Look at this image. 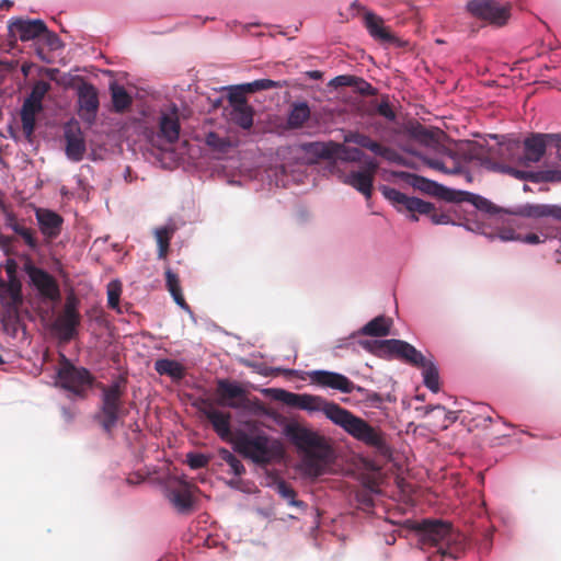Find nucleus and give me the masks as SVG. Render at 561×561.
Returning <instances> with one entry per match:
<instances>
[{"label": "nucleus", "instance_id": "obj_49", "mask_svg": "<svg viewBox=\"0 0 561 561\" xmlns=\"http://www.w3.org/2000/svg\"><path fill=\"white\" fill-rule=\"evenodd\" d=\"M121 294L122 286L119 282L113 280L107 285V306L111 309L118 308Z\"/></svg>", "mask_w": 561, "mask_h": 561}, {"label": "nucleus", "instance_id": "obj_63", "mask_svg": "<svg viewBox=\"0 0 561 561\" xmlns=\"http://www.w3.org/2000/svg\"><path fill=\"white\" fill-rule=\"evenodd\" d=\"M229 101L233 106L249 105L242 92L231 93L229 96Z\"/></svg>", "mask_w": 561, "mask_h": 561}, {"label": "nucleus", "instance_id": "obj_4", "mask_svg": "<svg viewBox=\"0 0 561 561\" xmlns=\"http://www.w3.org/2000/svg\"><path fill=\"white\" fill-rule=\"evenodd\" d=\"M96 387L101 390V404L96 419L104 432L110 434L117 426L118 421L128 413L124 405L126 380L121 378L108 386L98 383Z\"/></svg>", "mask_w": 561, "mask_h": 561}, {"label": "nucleus", "instance_id": "obj_34", "mask_svg": "<svg viewBox=\"0 0 561 561\" xmlns=\"http://www.w3.org/2000/svg\"><path fill=\"white\" fill-rule=\"evenodd\" d=\"M392 320L385 316H378L366 323L360 330L359 334L368 336H386L390 333Z\"/></svg>", "mask_w": 561, "mask_h": 561}, {"label": "nucleus", "instance_id": "obj_11", "mask_svg": "<svg viewBox=\"0 0 561 561\" xmlns=\"http://www.w3.org/2000/svg\"><path fill=\"white\" fill-rule=\"evenodd\" d=\"M466 8L472 16L491 25L503 26L511 18L512 5L497 0H470Z\"/></svg>", "mask_w": 561, "mask_h": 561}, {"label": "nucleus", "instance_id": "obj_23", "mask_svg": "<svg viewBox=\"0 0 561 561\" xmlns=\"http://www.w3.org/2000/svg\"><path fill=\"white\" fill-rule=\"evenodd\" d=\"M403 175L407 178L408 183L415 190L432 196H437L446 202L453 203L455 201V190L447 188L417 174L403 173Z\"/></svg>", "mask_w": 561, "mask_h": 561}, {"label": "nucleus", "instance_id": "obj_21", "mask_svg": "<svg viewBox=\"0 0 561 561\" xmlns=\"http://www.w3.org/2000/svg\"><path fill=\"white\" fill-rule=\"evenodd\" d=\"M378 168L379 164L377 161L374 159H367L364 161L363 170L352 171L351 173L346 174L343 182L357 190L366 198H369L373 193V184Z\"/></svg>", "mask_w": 561, "mask_h": 561}, {"label": "nucleus", "instance_id": "obj_27", "mask_svg": "<svg viewBox=\"0 0 561 561\" xmlns=\"http://www.w3.org/2000/svg\"><path fill=\"white\" fill-rule=\"evenodd\" d=\"M546 148L541 134H533L527 137L522 148L526 165L529 167L531 163L539 162L546 152Z\"/></svg>", "mask_w": 561, "mask_h": 561}, {"label": "nucleus", "instance_id": "obj_25", "mask_svg": "<svg viewBox=\"0 0 561 561\" xmlns=\"http://www.w3.org/2000/svg\"><path fill=\"white\" fill-rule=\"evenodd\" d=\"M66 154L75 162L83 159L85 153V140L79 127H67L65 129Z\"/></svg>", "mask_w": 561, "mask_h": 561}, {"label": "nucleus", "instance_id": "obj_5", "mask_svg": "<svg viewBox=\"0 0 561 561\" xmlns=\"http://www.w3.org/2000/svg\"><path fill=\"white\" fill-rule=\"evenodd\" d=\"M231 443L237 453L256 463H268L280 453L279 444L271 442L264 434L250 435L244 432H238L233 435Z\"/></svg>", "mask_w": 561, "mask_h": 561}, {"label": "nucleus", "instance_id": "obj_29", "mask_svg": "<svg viewBox=\"0 0 561 561\" xmlns=\"http://www.w3.org/2000/svg\"><path fill=\"white\" fill-rule=\"evenodd\" d=\"M168 496L180 513H187L193 507V496L186 482L181 483L179 488L170 489Z\"/></svg>", "mask_w": 561, "mask_h": 561}, {"label": "nucleus", "instance_id": "obj_48", "mask_svg": "<svg viewBox=\"0 0 561 561\" xmlns=\"http://www.w3.org/2000/svg\"><path fill=\"white\" fill-rule=\"evenodd\" d=\"M282 83L279 81H274L271 79H259L253 82L247 83L242 85V89L247 92H256L262 90H270L274 88H282Z\"/></svg>", "mask_w": 561, "mask_h": 561}, {"label": "nucleus", "instance_id": "obj_22", "mask_svg": "<svg viewBox=\"0 0 561 561\" xmlns=\"http://www.w3.org/2000/svg\"><path fill=\"white\" fill-rule=\"evenodd\" d=\"M199 411L206 416V419L211 423L214 431L217 435L227 442L231 443L233 438L231 433V414L229 412H224L214 408L213 403L209 400H203L202 407Z\"/></svg>", "mask_w": 561, "mask_h": 561}, {"label": "nucleus", "instance_id": "obj_43", "mask_svg": "<svg viewBox=\"0 0 561 561\" xmlns=\"http://www.w3.org/2000/svg\"><path fill=\"white\" fill-rule=\"evenodd\" d=\"M113 108L117 113L127 110L131 104V98L124 87L112 84L111 85Z\"/></svg>", "mask_w": 561, "mask_h": 561}, {"label": "nucleus", "instance_id": "obj_30", "mask_svg": "<svg viewBox=\"0 0 561 561\" xmlns=\"http://www.w3.org/2000/svg\"><path fill=\"white\" fill-rule=\"evenodd\" d=\"M365 26L369 34L377 41L383 43H391L394 41V36L387 27L383 26L382 19L371 12L365 14Z\"/></svg>", "mask_w": 561, "mask_h": 561}, {"label": "nucleus", "instance_id": "obj_58", "mask_svg": "<svg viewBox=\"0 0 561 561\" xmlns=\"http://www.w3.org/2000/svg\"><path fill=\"white\" fill-rule=\"evenodd\" d=\"M377 112L379 115L389 121H393L396 118V113L393 112L392 107L387 101H382L381 103H379Z\"/></svg>", "mask_w": 561, "mask_h": 561}, {"label": "nucleus", "instance_id": "obj_19", "mask_svg": "<svg viewBox=\"0 0 561 561\" xmlns=\"http://www.w3.org/2000/svg\"><path fill=\"white\" fill-rule=\"evenodd\" d=\"M344 142H352L360 148L367 149L375 156L381 157L388 162L401 164L403 161L402 156L394 149L383 146L380 142L374 140L368 135L359 131H348L344 135Z\"/></svg>", "mask_w": 561, "mask_h": 561}, {"label": "nucleus", "instance_id": "obj_3", "mask_svg": "<svg viewBox=\"0 0 561 561\" xmlns=\"http://www.w3.org/2000/svg\"><path fill=\"white\" fill-rule=\"evenodd\" d=\"M330 421L341 426L357 440L374 447L380 454L387 455L389 453L385 434L379 428L371 426L368 422L339 404L333 409V413L330 414Z\"/></svg>", "mask_w": 561, "mask_h": 561}, {"label": "nucleus", "instance_id": "obj_10", "mask_svg": "<svg viewBox=\"0 0 561 561\" xmlns=\"http://www.w3.org/2000/svg\"><path fill=\"white\" fill-rule=\"evenodd\" d=\"M23 271L39 296L46 300L58 302L61 299V291L58 280L42 267H38L27 257L23 264Z\"/></svg>", "mask_w": 561, "mask_h": 561}, {"label": "nucleus", "instance_id": "obj_9", "mask_svg": "<svg viewBox=\"0 0 561 561\" xmlns=\"http://www.w3.org/2000/svg\"><path fill=\"white\" fill-rule=\"evenodd\" d=\"M50 83L38 80L32 87L31 93L25 98L20 116L22 130L27 140H32L36 127V116L44 110L43 100L50 90Z\"/></svg>", "mask_w": 561, "mask_h": 561}, {"label": "nucleus", "instance_id": "obj_1", "mask_svg": "<svg viewBox=\"0 0 561 561\" xmlns=\"http://www.w3.org/2000/svg\"><path fill=\"white\" fill-rule=\"evenodd\" d=\"M421 548L428 552V561L456 560L466 549L465 536L455 531L451 524L437 519H424L415 526Z\"/></svg>", "mask_w": 561, "mask_h": 561}, {"label": "nucleus", "instance_id": "obj_13", "mask_svg": "<svg viewBox=\"0 0 561 561\" xmlns=\"http://www.w3.org/2000/svg\"><path fill=\"white\" fill-rule=\"evenodd\" d=\"M216 403L234 410L247 409L250 405L248 391L237 381L217 379Z\"/></svg>", "mask_w": 561, "mask_h": 561}, {"label": "nucleus", "instance_id": "obj_39", "mask_svg": "<svg viewBox=\"0 0 561 561\" xmlns=\"http://www.w3.org/2000/svg\"><path fill=\"white\" fill-rule=\"evenodd\" d=\"M0 287L2 288V298H10L11 305L13 306L22 304V283L19 278L4 280L0 276Z\"/></svg>", "mask_w": 561, "mask_h": 561}, {"label": "nucleus", "instance_id": "obj_44", "mask_svg": "<svg viewBox=\"0 0 561 561\" xmlns=\"http://www.w3.org/2000/svg\"><path fill=\"white\" fill-rule=\"evenodd\" d=\"M421 368L423 369L424 385L433 392H437L439 390V375L434 363L427 360Z\"/></svg>", "mask_w": 561, "mask_h": 561}, {"label": "nucleus", "instance_id": "obj_15", "mask_svg": "<svg viewBox=\"0 0 561 561\" xmlns=\"http://www.w3.org/2000/svg\"><path fill=\"white\" fill-rule=\"evenodd\" d=\"M35 218L38 226V233L42 236V243L50 245L60 234L64 227V217L53 209L33 205Z\"/></svg>", "mask_w": 561, "mask_h": 561}, {"label": "nucleus", "instance_id": "obj_41", "mask_svg": "<svg viewBox=\"0 0 561 561\" xmlns=\"http://www.w3.org/2000/svg\"><path fill=\"white\" fill-rule=\"evenodd\" d=\"M385 350L383 357H394L397 359L403 360L407 352L409 351L411 344L402 341V340H383Z\"/></svg>", "mask_w": 561, "mask_h": 561}, {"label": "nucleus", "instance_id": "obj_14", "mask_svg": "<svg viewBox=\"0 0 561 561\" xmlns=\"http://www.w3.org/2000/svg\"><path fill=\"white\" fill-rule=\"evenodd\" d=\"M334 141L311 142L308 145V151L322 159L336 158L344 162H360L364 159V152L354 147Z\"/></svg>", "mask_w": 561, "mask_h": 561}, {"label": "nucleus", "instance_id": "obj_28", "mask_svg": "<svg viewBox=\"0 0 561 561\" xmlns=\"http://www.w3.org/2000/svg\"><path fill=\"white\" fill-rule=\"evenodd\" d=\"M494 154H497L502 159L501 162L506 164L527 167L523 158L520 142L517 140L500 144L494 150Z\"/></svg>", "mask_w": 561, "mask_h": 561}, {"label": "nucleus", "instance_id": "obj_56", "mask_svg": "<svg viewBox=\"0 0 561 561\" xmlns=\"http://www.w3.org/2000/svg\"><path fill=\"white\" fill-rule=\"evenodd\" d=\"M356 77L353 76H337L331 80L330 84L339 88V87H353L355 84Z\"/></svg>", "mask_w": 561, "mask_h": 561}, {"label": "nucleus", "instance_id": "obj_50", "mask_svg": "<svg viewBox=\"0 0 561 561\" xmlns=\"http://www.w3.org/2000/svg\"><path fill=\"white\" fill-rule=\"evenodd\" d=\"M403 362L411 366L420 368L425 365L427 359L420 351H417L413 345H411L409 351L407 352Z\"/></svg>", "mask_w": 561, "mask_h": 561}, {"label": "nucleus", "instance_id": "obj_51", "mask_svg": "<svg viewBox=\"0 0 561 561\" xmlns=\"http://www.w3.org/2000/svg\"><path fill=\"white\" fill-rule=\"evenodd\" d=\"M209 460L210 457L199 453H188L186 455V462L194 470L207 467Z\"/></svg>", "mask_w": 561, "mask_h": 561}, {"label": "nucleus", "instance_id": "obj_45", "mask_svg": "<svg viewBox=\"0 0 561 561\" xmlns=\"http://www.w3.org/2000/svg\"><path fill=\"white\" fill-rule=\"evenodd\" d=\"M491 170L495 171V172L512 175L513 178H515L517 180H527V179L534 178L533 173L523 171V170H518L514 165L506 164L504 162L492 163Z\"/></svg>", "mask_w": 561, "mask_h": 561}, {"label": "nucleus", "instance_id": "obj_18", "mask_svg": "<svg viewBox=\"0 0 561 561\" xmlns=\"http://www.w3.org/2000/svg\"><path fill=\"white\" fill-rule=\"evenodd\" d=\"M78 115L88 123L93 124L100 107L98 89L90 82L82 81L77 88Z\"/></svg>", "mask_w": 561, "mask_h": 561}, {"label": "nucleus", "instance_id": "obj_46", "mask_svg": "<svg viewBox=\"0 0 561 561\" xmlns=\"http://www.w3.org/2000/svg\"><path fill=\"white\" fill-rule=\"evenodd\" d=\"M218 455L232 470L236 476H241L245 472V468L242 462L228 449L220 448Z\"/></svg>", "mask_w": 561, "mask_h": 561}, {"label": "nucleus", "instance_id": "obj_16", "mask_svg": "<svg viewBox=\"0 0 561 561\" xmlns=\"http://www.w3.org/2000/svg\"><path fill=\"white\" fill-rule=\"evenodd\" d=\"M2 214L4 217V225L11 229L19 239L27 247L28 250L36 252L43 245L38 231L27 226L25 218H19L16 214L7 206H2Z\"/></svg>", "mask_w": 561, "mask_h": 561}, {"label": "nucleus", "instance_id": "obj_64", "mask_svg": "<svg viewBox=\"0 0 561 561\" xmlns=\"http://www.w3.org/2000/svg\"><path fill=\"white\" fill-rule=\"evenodd\" d=\"M357 501L365 507L369 508L374 506V500L367 492L357 495Z\"/></svg>", "mask_w": 561, "mask_h": 561}, {"label": "nucleus", "instance_id": "obj_40", "mask_svg": "<svg viewBox=\"0 0 561 561\" xmlns=\"http://www.w3.org/2000/svg\"><path fill=\"white\" fill-rule=\"evenodd\" d=\"M253 108L250 105L233 106L230 119L242 129H250L253 125Z\"/></svg>", "mask_w": 561, "mask_h": 561}, {"label": "nucleus", "instance_id": "obj_17", "mask_svg": "<svg viewBox=\"0 0 561 561\" xmlns=\"http://www.w3.org/2000/svg\"><path fill=\"white\" fill-rule=\"evenodd\" d=\"M311 383L322 388H330L342 393L363 392L365 388L355 385L346 376L329 370H312L308 373Z\"/></svg>", "mask_w": 561, "mask_h": 561}, {"label": "nucleus", "instance_id": "obj_54", "mask_svg": "<svg viewBox=\"0 0 561 561\" xmlns=\"http://www.w3.org/2000/svg\"><path fill=\"white\" fill-rule=\"evenodd\" d=\"M206 144L209 146V147H213L217 150H225V148L227 147L228 142L221 138L218 134L211 131L209 134H207L206 136Z\"/></svg>", "mask_w": 561, "mask_h": 561}, {"label": "nucleus", "instance_id": "obj_35", "mask_svg": "<svg viewBox=\"0 0 561 561\" xmlns=\"http://www.w3.org/2000/svg\"><path fill=\"white\" fill-rule=\"evenodd\" d=\"M460 202H468L472 206H474L476 209L482 210L485 213H495L496 207L486 198L476 195L470 192L465 191H456L455 192V201L453 203H460Z\"/></svg>", "mask_w": 561, "mask_h": 561}, {"label": "nucleus", "instance_id": "obj_47", "mask_svg": "<svg viewBox=\"0 0 561 561\" xmlns=\"http://www.w3.org/2000/svg\"><path fill=\"white\" fill-rule=\"evenodd\" d=\"M276 490L278 494L288 501V503L293 506L304 507L305 503L302 501L296 500V491L285 481H279L276 484Z\"/></svg>", "mask_w": 561, "mask_h": 561}, {"label": "nucleus", "instance_id": "obj_32", "mask_svg": "<svg viewBox=\"0 0 561 561\" xmlns=\"http://www.w3.org/2000/svg\"><path fill=\"white\" fill-rule=\"evenodd\" d=\"M424 163L431 169L445 174H459L462 172L461 163L456 159L453 152H448L447 159L424 158Z\"/></svg>", "mask_w": 561, "mask_h": 561}, {"label": "nucleus", "instance_id": "obj_6", "mask_svg": "<svg viewBox=\"0 0 561 561\" xmlns=\"http://www.w3.org/2000/svg\"><path fill=\"white\" fill-rule=\"evenodd\" d=\"M382 195L393 204L399 211L408 210L412 213V219L417 220L415 213L421 215H427L432 222L435 225H447L453 222L451 217L448 213L438 211L435 206L417 197H410L400 191L389 187H381Z\"/></svg>", "mask_w": 561, "mask_h": 561}, {"label": "nucleus", "instance_id": "obj_62", "mask_svg": "<svg viewBox=\"0 0 561 561\" xmlns=\"http://www.w3.org/2000/svg\"><path fill=\"white\" fill-rule=\"evenodd\" d=\"M541 137L546 147L550 144H554L557 147L561 145V134H541Z\"/></svg>", "mask_w": 561, "mask_h": 561}, {"label": "nucleus", "instance_id": "obj_24", "mask_svg": "<svg viewBox=\"0 0 561 561\" xmlns=\"http://www.w3.org/2000/svg\"><path fill=\"white\" fill-rule=\"evenodd\" d=\"M514 215L533 219H554L561 221V206L550 204H525L513 211Z\"/></svg>", "mask_w": 561, "mask_h": 561}, {"label": "nucleus", "instance_id": "obj_38", "mask_svg": "<svg viewBox=\"0 0 561 561\" xmlns=\"http://www.w3.org/2000/svg\"><path fill=\"white\" fill-rule=\"evenodd\" d=\"M165 285L173 297L175 304L180 306L183 310L190 311V306L185 301V298L182 293V288L180 285V278L178 274L173 273L171 270L165 271Z\"/></svg>", "mask_w": 561, "mask_h": 561}, {"label": "nucleus", "instance_id": "obj_12", "mask_svg": "<svg viewBox=\"0 0 561 561\" xmlns=\"http://www.w3.org/2000/svg\"><path fill=\"white\" fill-rule=\"evenodd\" d=\"M274 398L284 404L310 412L321 411L330 420V414L335 409V402L328 401L320 396L308 393H294L284 389H276Z\"/></svg>", "mask_w": 561, "mask_h": 561}, {"label": "nucleus", "instance_id": "obj_57", "mask_svg": "<svg viewBox=\"0 0 561 561\" xmlns=\"http://www.w3.org/2000/svg\"><path fill=\"white\" fill-rule=\"evenodd\" d=\"M497 237L502 241H519L520 233H517L512 228H502V229L499 230Z\"/></svg>", "mask_w": 561, "mask_h": 561}, {"label": "nucleus", "instance_id": "obj_42", "mask_svg": "<svg viewBox=\"0 0 561 561\" xmlns=\"http://www.w3.org/2000/svg\"><path fill=\"white\" fill-rule=\"evenodd\" d=\"M174 233V228L164 226L157 228L154 231L156 240L158 243V257L165 259L169 252L170 241Z\"/></svg>", "mask_w": 561, "mask_h": 561}, {"label": "nucleus", "instance_id": "obj_8", "mask_svg": "<svg viewBox=\"0 0 561 561\" xmlns=\"http://www.w3.org/2000/svg\"><path fill=\"white\" fill-rule=\"evenodd\" d=\"M79 304L80 301L75 294L68 295L62 310L51 324V330L60 343H69L79 334L81 324Z\"/></svg>", "mask_w": 561, "mask_h": 561}, {"label": "nucleus", "instance_id": "obj_59", "mask_svg": "<svg viewBox=\"0 0 561 561\" xmlns=\"http://www.w3.org/2000/svg\"><path fill=\"white\" fill-rule=\"evenodd\" d=\"M371 407H377L382 402V398L378 392L369 391L365 389V391L359 392Z\"/></svg>", "mask_w": 561, "mask_h": 561}, {"label": "nucleus", "instance_id": "obj_2", "mask_svg": "<svg viewBox=\"0 0 561 561\" xmlns=\"http://www.w3.org/2000/svg\"><path fill=\"white\" fill-rule=\"evenodd\" d=\"M285 432L297 449L304 453L305 472L314 478L325 473L333 459V449L325 437L299 424L287 425Z\"/></svg>", "mask_w": 561, "mask_h": 561}, {"label": "nucleus", "instance_id": "obj_7", "mask_svg": "<svg viewBox=\"0 0 561 561\" xmlns=\"http://www.w3.org/2000/svg\"><path fill=\"white\" fill-rule=\"evenodd\" d=\"M94 376L84 367L75 366L70 359L60 354L56 383L72 392L75 396L85 398L87 391L94 385Z\"/></svg>", "mask_w": 561, "mask_h": 561}, {"label": "nucleus", "instance_id": "obj_53", "mask_svg": "<svg viewBox=\"0 0 561 561\" xmlns=\"http://www.w3.org/2000/svg\"><path fill=\"white\" fill-rule=\"evenodd\" d=\"M38 41H42L50 50H56L61 47L59 36L55 32L49 31L47 26L46 31L41 34Z\"/></svg>", "mask_w": 561, "mask_h": 561}, {"label": "nucleus", "instance_id": "obj_55", "mask_svg": "<svg viewBox=\"0 0 561 561\" xmlns=\"http://www.w3.org/2000/svg\"><path fill=\"white\" fill-rule=\"evenodd\" d=\"M357 91L363 95H375L376 89L367 81L356 78L355 84Z\"/></svg>", "mask_w": 561, "mask_h": 561}, {"label": "nucleus", "instance_id": "obj_31", "mask_svg": "<svg viewBox=\"0 0 561 561\" xmlns=\"http://www.w3.org/2000/svg\"><path fill=\"white\" fill-rule=\"evenodd\" d=\"M465 153L468 159L480 161L482 165H485L490 170L492 163L496 162L492 160L494 150L488 148L486 145L482 142L469 141Z\"/></svg>", "mask_w": 561, "mask_h": 561}, {"label": "nucleus", "instance_id": "obj_33", "mask_svg": "<svg viewBox=\"0 0 561 561\" xmlns=\"http://www.w3.org/2000/svg\"><path fill=\"white\" fill-rule=\"evenodd\" d=\"M537 230L539 233L530 232L520 234L519 241L528 244H538L545 242L547 239H554L559 236V229L548 221L537 226Z\"/></svg>", "mask_w": 561, "mask_h": 561}, {"label": "nucleus", "instance_id": "obj_52", "mask_svg": "<svg viewBox=\"0 0 561 561\" xmlns=\"http://www.w3.org/2000/svg\"><path fill=\"white\" fill-rule=\"evenodd\" d=\"M383 343V340H360L358 342V344L364 348L366 350L367 352L376 355V356H379V357H383V350H385V345L382 344Z\"/></svg>", "mask_w": 561, "mask_h": 561}, {"label": "nucleus", "instance_id": "obj_61", "mask_svg": "<svg viewBox=\"0 0 561 561\" xmlns=\"http://www.w3.org/2000/svg\"><path fill=\"white\" fill-rule=\"evenodd\" d=\"M413 136L425 141L432 138L431 131L420 124L413 128Z\"/></svg>", "mask_w": 561, "mask_h": 561}, {"label": "nucleus", "instance_id": "obj_26", "mask_svg": "<svg viewBox=\"0 0 561 561\" xmlns=\"http://www.w3.org/2000/svg\"><path fill=\"white\" fill-rule=\"evenodd\" d=\"M161 136L170 144L175 142L180 135V122L178 108L172 106L170 113H162L159 122Z\"/></svg>", "mask_w": 561, "mask_h": 561}, {"label": "nucleus", "instance_id": "obj_37", "mask_svg": "<svg viewBox=\"0 0 561 561\" xmlns=\"http://www.w3.org/2000/svg\"><path fill=\"white\" fill-rule=\"evenodd\" d=\"M310 118V107L307 102H296L290 106L287 125L290 128H300Z\"/></svg>", "mask_w": 561, "mask_h": 561}, {"label": "nucleus", "instance_id": "obj_60", "mask_svg": "<svg viewBox=\"0 0 561 561\" xmlns=\"http://www.w3.org/2000/svg\"><path fill=\"white\" fill-rule=\"evenodd\" d=\"M4 270H5L8 279L19 278L18 277V263L13 259L7 260Z\"/></svg>", "mask_w": 561, "mask_h": 561}, {"label": "nucleus", "instance_id": "obj_20", "mask_svg": "<svg viewBox=\"0 0 561 561\" xmlns=\"http://www.w3.org/2000/svg\"><path fill=\"white\" fill-rule=\"evenodd\" d=\"M9 37L12 41H36L46 31V23L41 19L12 18L8 23Z\"/></svg>", "mask_w": 561, "mask_h": 561}, {"label": "nucleus", "instance_id": "obj_36", "mask_svg": "<svg viewBox=\"0 0 561 561\" xmlns=\"http://www.w3.org/2000/svg\"><path fill=\"white\" fill-rule=\"evenodd\" d=\"M156 371L161 376H169L174 380H182L185 377V367L173 359H158L154 363Z\"/></svg>", "mask_w": 561, "mask_h": 561}]
</instances>
